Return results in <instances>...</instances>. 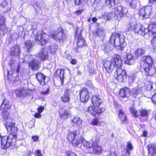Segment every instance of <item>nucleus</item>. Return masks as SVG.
Segmentation results:
<instances>
[{
	"instance_id": "nucleus-20",
	"label": "nucleus",
	"mask_w": 156,
	"mask_h": 156,
	"mask_svg": "<svg viewBox=\"0 0 156 156\" xmlns=\"http://www.w3.org/2000/svg\"><path fill=\"white\" fill-rule=\"evenodd\" d=\"M36 78L41 85H44L46 84V82L45 81L46 78L48 80V78L45 76L42 73L39 72L36 75Z\"/></svg>"
},
{
	"instance_id": "nucleus-19",
	"label": "nucleus",
	"mask_w": 156,
	"mask_h": 156,
	"mask_svg": "<svg viewBox=\"0 0 156 156\" xmlns=\"http://www.w3.org/2000/svg\"><path fill=\"white\" fill-rule=\"evenodd\" d=\"M149 156H153L156 154V144H151L147 146Z\"/></svg>"
},
{
	"instance_id": "nucleus-41",
	"label": "nucleus",
	"mask_w": 156,
	"mask_h": 156,
	"mask_svg": "<svg viewBox=\"0 0 156 156\" xmlns=\"http://www.w3.org/2000/svg\"><path fill=\"white\" fill-rule=\"evenodd\" d=\"M104 34V30L102 29H98L95 32H93V34L98 36H101L103 35Z\"/></svg>"
},
{
	"instance_id": "nucleus-35",
	"label": "nucleus",
	"mask_w": 156,
	"mask_h": 156,
	"mask_svg": "<svg viewBox=\"0 0 156 156\" xmlns=\"http://www.w3.org/2000/svg\"><path fill=\"white\" fill-rule=\"evenodd\" d=\"M34 42L30 40H27L25 42V46L24 48L26 51L29 52L30 49L34 45Z\"/></svg>"
},
{
	"instance_id": "nucleus-58",
	"label": "nucleus",
	"mask_w": 156,
	"mask_h": 156,
	"mask_svg": "<svg viewBox=\"0 0 156 156\" xmlns=\"http://www.w3.org/2000/svg\"><path fill=\"white\" fill-rule=\"evenodd\" d=\"M152 100L154 103H156V93L153 95L152 98Z\"/></svg>"
},
{
	"instance_id": "nucleus-36",
	"label": "nucleus",
	"mask_w": 156,
	"mask_h": 156,
	"mask_svg": "<svg viewBox=\"0 0 156 156\" xmlns=\"http://www.w3.org/2000/svg\"><path fill=\"white\" fill-rule=\"evenodd\" d=\"M115 14L114 13L106 12L102 16V17L106 20H108L114 17L115 19Z\"/></svg>"
},
{
	"instance_id": "nucleus-57",
	"label": "nucleus",
	"mask_w": 156,
	"mask_h": 156,
	"mask_svg": "<svg viewBox=\"0 0 156 156\" xmlns=\"http://www.w3.org/2000/svg\"><path fill=\"white\" fill-rule=\"evenodd\" d=\"M34 117L37 118H40L41 117V113H35L34 115Z\"/></svg>"
},
{
	"instance_id": "nucleus-34",
	"label": "nucleus",
	"mask_w": 156,
	"mask_h": 156,
	"mask_svg": "<svg viewBox=\"0 0 156 156\" xmlns=\"http://www.w3.org/2000/svg\"><path fill=\"white\" fill-rule=\"evenodd\" d=\"M145 52V50L142 48H138L134 51L135 56L137 58L140 56L144 55Z\"/></svg>"
},
{
	"instance_id": "nucleus-44",
	"label": "nucleus",
	"mask_w": 156,
	"mask_h": 156,
	"mask_svg": "<svg viewBox=\"0 0 156 156\" xmlns=\"http://www.w3.org/2000/svg\"><path fill=\"white\" fill-rule=\"evenodd\" d=\"M130 110L131 113L133 115V116L135 117H138L139 116V112H138L133 108H131L130 109Z\"/></svg>"
},
{
	"instance_id": "nucleus-40",
	"label": "nucleus",
	"mask_w": 156,
	"mask_h": 156,
	"mask_svg": "<svg viewBox=\"0 0 156 156\" xmlns=\"http://www.w3.org/2000/svg\"><path fill=\"white\" fill-rule=\"evenodd\" d=\"M64 71L62 69H58L57 70L55 74L57 76H59L60 79H63Z\"/></svg>"
},
{
	"instance_id": "nucleus-56",
	"label": "nucleus",
	"mask_w": 156,
	"mask_h": 156,
	"mask_svg": "<svg viewBox=\"0 0 156 156\" xmlns=\"http://www.w3.org/2000/svg\"><path fill=\"white\" fill-rule=\"evenodd\" d=\"M32 138L34 142L37 141L39 139L38 136L37 135L33 136Z\"/></svg>"
},
{
	"instance_id": "nucleus-14",
	"label": "nucleus",
	"mask_w": 156,
	"mask_h": 156,
	"mask_svg": "<svg viewBox=\"0 0 156 156\" xmlns=\"http://www.w3.org/2000/svg\"><path fill=\"white\" fill-rule=\"evenodd\" d=\"M88 112L93 115L96 117H98L100 114L102 112V109L100 107L90 106L88 107Z\"/></svg>"
},
{
	"instance_id": "nucleus-37",
	"label": "nucleus",
	"mask_w": 156,
	"mask_h": 156,
	"mask_svg": "<svg viewBox=\"0 0 156 156\" xmlns=\"http://www.w3.org/2000/svg\"><path fill=\"white\" fill-rule=\"evenodd\" d=\"M92 144L98 145V144L99 143L100 141V137L99 135L97 134L94 135L92 138Z\"/></svg>"
},
{
	"instance_id": "nucleus-54",
	"label": "nucleus",
	"mask_w": 156,
	"mask_h": 156,
	"mask_svg": "<svg viewBox=\"0 0 156 156\" xmlns=\"http://www.w3.org/2000/svg\"><path fill=\"white\" fill-rule=\"evenodd\" d=\"M5 18L3 17V16H1L0 17V26L5 24Z\"/></svg>"
},
{
	"instance_id": "nucleus-1",
	"label": "nucleus",
	"mask_w": 156,
	"mask_h": 156,
	"mask_svg": "<svg viewBox=\"0 0 156 156\" xmlns=\"http://www.w3.org/2000/svg\"><path fill=\"white\" fill-rule=\"evenodd\" d=\"M7 121L5 124L9 134L8 136L1 137L0 135L1 147L6 149L12 145V143L17 137V132L18 129L15 126V123L12 122V119H7Z\"/></svg>"
},
{
	"instance_id": "nucleus-43",
	"label": "nucleus",
	"mask_w": 156,
	"mask_h": 156,
	"mask_svg": "<svg viewBox=\"0 0 156 156\" xmlns=\"http://www.w3.org/2000/svg\"><path fill=\"white\" fill-rule=\"evenodd\" d=\"M130 5L133 9H136L137 6V1L136 0H130Z\"/></svg>"
},
{
	"instance_id": "nucleus-30",
	"label": "nucleus",
	"mask_w": 156,
	"mask_h": 156,
	"mask_svg": "<svg viewBox=\"0 0 156 156\" xmlns=\"http://www.w3.org/2000/svg\"><path fill=\"white\" fill-rule=\"evenodd\" d=\"M119 117L122 123H124L127 121V117L124 112L121 109L119 111Z\"/></svg>"
},
{
	"instance_id": "nucleus-28",
	"label": "nucleus",
	"mask_w": 156,
	"mask_h": 156,
	"mask_svg": "<svg viewBox=\"0 0 156 156\" xmlns=\"http://www.w3.org/2000/svg\"><path fill=\"white\" fill-rule=\"evenodd\" d=\"M59 115L63 119H66L69 113L67 110H66L64 108H61L59 110Z\"/></svg>"
},
{
	"instance_id": "nucleus-17",
	"label": "nucleus",
	"mask_w": 156,
	"mask_h": 156,
	"mask_svg": "<svg viewBox=\"0 0 156 156\" xmlns=\"http://www.w3.org/2000/svg\"><path fill=\"white\" fill-rule=\"evenodd\" d=\"M36 57L38 58L40 61L47 59L48 57V52L47 49L45 48H42L36 55Z\"/></svg>"
},
{
	"instance_id": "nucleus-49",
	"label": "nucleus",
	"mask_w": 156,
	"mask_h": 156,
	"mask_svg": "<svg viewBox=\"0 0 156 156\" xmlns=\"http://www.w3.org/2000/svg\"><path fill=\"white\" fill-rule=\"evenodd\" d=\"M67 156H77L74 153L71 151H68L66 152Z\"/></svg>"
},
{
	"instance_id": "nucleus-2",
	"label": "nucleus",
	"mask_w": 156,
	"mask_h": 156,
	"mask_svg": "<svg viewBox=\"0 0 156 156\" xmlns=\"http://www.w3.org/2000/svg\"><path fill=\"white\" fill-rule=\"evenodd\" d=\"M80 143H81V147L86 153L99 154L102 152L101 147L98 145H97L87 141L84 139H80Z\"/></svg>"
},
{
	"instance_id": "nucleus-11",
	"label": "nucleus",
	"mask_w": 156,
	"mask_h": 156,
	"mask_svg": "<svg viewBox=\"0 0 156 156\" xmlns=\"http://www.w3.org/2000/svg\"><path fill=\"white\" fill-rule=\"evenodd\" d=\"M132 27L135 32L140 35H144L148 32L147 29L141 26L140 24H136Z\"/></svg>"
},
{
	"instance_id": "nucleus-8",
	"label": "nucleus",
	"mask_w": 156,
	"mask_h": 156,
	"mask_svg": "<svg viewBox=\"0 0 156 156\" xmlns=\"http://www.w3.org/2000/svg\"><path fill=\"white\" fill-rule=\"evenodd\" d=\"M127 13V9L121 5H119L115 8L114 13L115 19H118L125 16Z\"/></svg>"
},
{
	"instance_id": "nucleus-6",
	"label": "nucleus",
	"mask_w": 156,
	"mask_h": 156,
	"mask_svg": "<svg viewBox=\"0 0 156 156\" xmlns=\"http://www.w3.org/2000/svg\"><path fill=\"white\" fill-rule=\"evenodd\" d=\"M9 102L6 98H4L0 107V111L3 118L7 119L9 115L8 110L11 107Z\"/></svg>"
},
{
	"instance_id": "nucleus-23",
	"label": "nucleus",
	"mask_w": 156,
	"mask_h": 156,
	"mask_svg": "<svg viewBox=\"0 0 156 156\" xmlns=\"http://www.w3.org/2000/svg\"><path fill=\"white\" fill-rule=\"evenodd\" d=\"M149 112L145 109H142L139 111V116L142 117L140 120L142 122L146 120L149 115Z\"/></svg>"
},
{
	"instance_id": "nucleus-5",
	"label": "nucleus",
	"mask_w": 156,
	"mask_h": 156,
	"mask_svg": "<svg viewBox=\"0 0 156 156\" xmlns=\"http://www.w3.org/2000/svg\"><path fill=\"white\" fill-rule=\"evenodd\" d=\"M50 36L42 31L37 33L35 37V41L38 44L43 45L48 41Z\"/></svg>"
},
{
	"instance_id": "nucleus-16",
	"label": "nucleus",
	"mask_w": 156,
	"mask_h": 156,
	"mask_svg": "<svg viewBox=\"0 0 156 156\" xmlns=\"http://www.w3.org/2000/svg\"><path fill=\"white\" fill-rule=\"evenodd\" d=\"M152 9L150 6H147L142 8L140 10L139 14L140 15L145 18L149 17Z\"/></svg>"
},
{
	"instance_id": "nucleus-9",
	"label": "nucleus",
	"mask_w": 156,
	"mask_h": 156,
	"mask_svg": "<svg viewBox=\"0 0 156 156\" xmlns=\"http://www.w3.org/2000/svg\"><path fill=\"white\" fill-rule=\"evenodd\" d=\"M114 75L115 77L117 80L121 82L125 81L127 77L126 71L123 70L121 69H117Z\"/></svg>"
},
{
	"instance_id": "nucleus-3",
	"label": "nucleus",
	"mask_w": 156,
	"mask_h": 156,
	"mask_svg": "<svg viewBox=\"0 0 156 156\" xmlns=\"http://www.w3.org/2000/svg\"><path fill=\"white\" fill-rule=\"evenodd\" d=\"M125 41L124 35L115 32L112 34L109 42L112 45H115L116 46H120L122 48H123L126 46V43Z\"/></svg>"
},
{
	"instance_id": "nucleus-32",
	"label": "nucleus",
	"mask_w": 156,
	"mask_h": 156,
	"mask_svg": "<svg viewBox=\"0 0 156 156\" xmlns=\"http://www.w3.org/2000/svg\"><path fill=\"white\" fill-rule=\"evenodd\" d=\"M135 62V59L131 54H128L126 56V63L128 64L131 65L133 64Z\"/></svg>"
},
{
	"instance_id": "nucleus-29",
	"label": "nucleus",
	"mask_w": 156,
	"mask_h": 156,
	"mask_svg": "<svg viewBox=\"0 0 156 156\" xmlns=\"http://www.w3.org/2000/svg\"><path fill=\"white\" fill-rule=\"evenodd\" d=\"M148 32H151L154 35H156V23L150 24L148 26Z\"/></svg>"
},
{
	"instance_id": "nucleus-39",
	"label": "nucleus",
	"mask_w": 156,
	"mask_h": 156,
	"mask_svg": "<svg viewBox=\"0 0 156 156\" xmlns=\"http://www.w3.org/2000/svg\"><path fill=\"white\" fill-rule=\"evenodd\" d=\"M58 46L56 44H53L49 47V51L51 53L54 54L57 51Z\"/></svg>"
},
{
	"instance_id": "nucleus-55",
	"label": "nucleus",
	"mask_w": 156,
	"mask_h": 156,
	"mask_svg": "<svg viewBox=\"0 0 156 156\" xmlns=\"http://www.w3.org/2000/svg\"><path fill=\"white\" fill-rule=\"evenodd\" d=\"M44 107L43 106H41L39 107L37 109L38 112L41 113L44 110Z\"/></svg>"
},
{
	"instance_id": "nucleus-50",
	"label": "nucleus",
	"mask_w": 156,
	"mask_h": 156,
	"mask_svg": "<svg viewBox=\"0 0 156 156\" xmlns=\"http://www.w3.org/2000/svg\"><path fill=\"white\" fill-rule=\"evenodd\" d=\"M35 156H43L41 150H37L35 151Z\"/></svg>"
},
{
	"instance_id": "nucleus-21",
	"label": "nucleus",
	"mask_w": 156,
	"mask_h": 156,
	"mask_svg": "<svg viewBox=\"0 0 156 156\" xmlns=\"http://www.w3.org/2000/svg\"><path fill=\"white\" fill-rule=\"evenodd\" d=\"M40 61L37 58V57H35V59L34 60H33L31 62H29V67L34 70L38 69L39 68Z\"/></svg>"
},
{
	"instance_id": "nucleus-45",
	"label": "nucleus",
	"mask_w": 156,
	"mask_h": 156,
	"mask_svg": "<svg viewBox=\"0 0 156 156\" xmlns=\"http://www.w3.org/2000/svg\"><path fill=\"white\" fill-rule=\"evenodd\" d=\"M127 147V149L126 151V152L129 154V150H132L133 148V147L132 144L129 142H128Z\"/></svg>"
},
{
	"instance_id": "nucleus-26",
	"label": "nucleus",
	"mask_w": 156,
	"mask_h": 156,
	"mask_svg": "<svg viewBox=\"0 0 156 156\" xmlns=\"http://www.w3.org/2000/svg\"><path fill=\"white\" fill-rule=\"evenodd\" d=\"M71 122L72 125L75 126L80 125L82 122V120L79 117L75 116L71 118Z\"/></svg>"
},
{
	"instance_id": "nucleus-7",
	"label": "nucleus",
	"mask_w": 156,
	"mask_h": 156,
	"mask_svg": "<svg viewBox=\"0 0 156 156\" xmlns=\"http://www.w3.org/2000/svg\"><path fill=\"white\" fill-rule=\"evenodd\" d=\"M80 136L77 134L76 132L74 131L73 132L69 133L67 137L69 141L74 146H77L80 142Z\"/></svg>"
},
{
	"instance_id": "nucleus-61",
	"label": "nucleus",
	"mask_w": 156,
	"mask_h": 156,
	"mask_svg": "<svg viewBox=\"0 0 156 156\" xmlns=\"http://www.w3.org/2000/svg\"><path fill=\"white\" fill-rule=\"evenodd\" d=\"M49 91V88H47V90L45 91H43L41 92V94H48Z\"/></svg>"
},
{
	"instance_id": "nucleus-64",
	"label": "nucleus",
	"mask_w": 156,
	"mask_h": 156,
	"mask_svg": "<svg viewBox=\"0 0 156 156\" xmlns=\"http://www.w3.org/2000/svg\"><path fill=\"white\" fill-rule=\"evenodd\" d=\"M97 20V19L96 17H94L92 18V20L94 22H96Z\"/></svg>"
},
{
	"instance_id": "nucleus-63",
	"label": "nucleus",
	"mask_w": 156,
	"mask_h": 156,
	"mask_svg": "<svg viewBox=\"0 0 156 156\" xmlns=\"http://www.w3.org/2000/svg\"><path fill=\"white\" fill-rule=\"evenodd\" d=\"M82 12V10H79L78 11H77L76 12V14H77V15H80L81 14V13Z\"/></svg>"
},
{
	"instance_id": "nucleus-51",
	"label": "nucleus",
	"mask_w": 156,
	"mask_h": 156,
	"mask_svg": "<svg viewBox=\"0 0 156 156\" xmlns=\"http://www.w3.org/2000/svg\"><path fill=\"white\" fill-rule=\"evenodd\" d=\"M142 90L141 88L140 89L136 88L134 89V93L137 94L142 93Z\"/></svg>"
},
{
	"instance_id": "nucleus-53",
	"label": "nucleus",
	"mask_w": 156,
	"mask_h": 156,
	"mask_svg": "<svg viewBox=\"0 0 156 156\" xmlns=\"http://www.w3.org/2000/svg\"><path fill=\"white\" fill-rule=\"evenodd\" d=\"M0 30L3 32L6 30V27L5 24L0 26Z\"/></svg>"
},
{
	"instance_id": "nucleus-4",
	"label": "nucleus",
	"mask_w": 156,
	"mask_h": 156,
	"mask_svg": "<svg viewBox=\"0 0 156 156\" xmlns=\"http://www.w3.org/2000/svg\"><path fill=\"white\" fill-rule=\"evenodd\" d=\"M144 58L145 61L143 65L144 70L147 75L152 76L156 73L155 68L152 66L153 60L150 56H146Z\"/></svg>"
},
{
	"instance_id": "nucleus-18",
	"label": "nucleus",
	"mask_w": 156,
	"mask_h": 156,
	"mask_svg": "<svg viewBox=\"0 0 156 156\" xmlns=\"http://www.w3.org/2000/svg\"><path fill=\"white\" fill-rule=\"evenodd\" d=\"M76 30L75 33V37L77 39V44L78 47H81L84 45L86 44V42L84 39L82 37V30H80V32L78 34V28H77Z\"/></svg>"
},
{
	"instance_id": "nucleus-46",
	"label": "nucleus",
	"mask_w": 156,
	"mask_h": 156,
	"mask_svg": "<svg viewBox=\"0 0 156 156\" xmlns=\"http://www.w3.org/2000/svg\"><path fill=\"white\" fill-rule=\"evenodd\" d=\"M151 44L154 49H156V36L154 35L153 39L151 41Z\"/></svg>"
},
{
	"instance_id": "nucleus-12",
	"label": "nucleus",
	"mask_w": 156,
	"mask_h": 156,
	"mask_svg": "<svg viewBox=\"0 0 156 156\" xmlns=\"http://www.w3.org/2000/svg\"><path fill=\"white\" fill-rule=\"evenodd\" d=\"M102 63L107 73H111L115 68L111 60H104L102 61Z\"/></svg>"
},
{
	"instance_id": "nucleus-42",
	"label": "nucleus",
	"mask_w": 156,
	"mask_h": 156,
	"mask_svg": "<svg viewBox=\"0 0 156 156\" xmlns=\"http://www.w3.org/2000/svg\"><path fill=\"white\" fill-rule=\"evenodd\" d=\"M35 56H33L31 55H28L25 57V59L27 60V62H31L33 60L35 59V58H34Z\"/></svg>"
},
{
	"instance_id": "nucleus-25",
	"label": "nucleus",
	"mask_w": 156,
	"mask_h": 156,
	"mask_svg": "<svg viewBox=\"0 0 156 156\" xmlns=\"http://www.w3.org/2000/svg\"><path fill=\"white\" fill-rule=\"evenodd\" d=\"M102 102V100L97 96H93L92 98V104L94 106L99 107Z\"/></svg>"
},
{
	"instance_id": "nucleus-10",
	"label": "nucleus",
	"mask_w": 156,
	"mask_h": 156,
	"mask_svg": "<svg viewBox=\"0 0 156 156\" xmlns=\"http://www.w3.org/2000/svg\"><path fill=\"white\" fill-rule=\"evenodd\" d=\"M80 100L83 102H86L88 100L90 94L88 90L86 88H83L80 90Z\"/></svg>"
},
{
	"instance_id": "nucleus-13",
	"label": "nucleus",
	"mask_w": 156,
	"mask_h": 156,
	"mask_svg": "<svg viewBox=\"0 0 156 156\" xmlns=\"http://www.w3.org/2000/svg\"><path fill=\"white\" fill-rule=\"evenodd\" d=\"M112 64L114 65V67L116 69H121L122 63V61L119 55H116L111 60Z\"/></svg>"
},
{
	"instance_id": "nucleus-38",
	"label": "nucleus",
	"mask_w": 156,
	"mask_h": 156,
	"mask_svg": "<svg viewBox=\"0 0 156 156\" xmlns=\"http://www.w3.org/2000/svg\"><path fill=\"white\" fill-rule=\"evenodd\" d=\"M110 43L107 44L106 45H105L104 46V48L103 49L104 51L105 52L108 53L111 51L112 48V45L111 44V45Z\"/></svg>"
},
{
	"instance_id": "nucleus-52",
	"label": "nucleus",
	"mask_w": 156,
	"mask_h": 156,
	"mask_svg": "<svg viewBox=\"0 0 156 156\" xmlns=\"http://www.w3.org/2000/svg\"><path fill=\"white\" fill-rule=\"evenodd\" d=\"M84 0H75V3L76 5H80L82 3Z\"/></svg>"
},
{
	"instance_id": "nucleus-48",
	"label": "nucleus",
	"mask_w": 156,
	"mask_h": 156,
	"mask_svg": "<svg viewBox=\"0 0 156 156\" xmlns=\"http://www.w3.org/2000/svg\"><path fill=\"white\" fill-rule=\"evenodd\" d=\"M98 123V120L97 119H94L91 122V124L92 125L97 126Z\"/></svg>"
},
{
	"instance_id": "nucleus-27",
	"label": "nucleus",
	"mask_w": 156,
	"mask_h": 156,
	"mask_svg": "<svg viewBox=\"0 0 156 156\" xmlns=\"http://www.w3.org/2000/svg\"><path fill=\"white\" fill-rule=\"evenodd\" d=\"M130 90L127 88L122 89L120 91L119 95L122 97L128 98L129 96Z\"/></svg>"
},
{
	"instance_id": "nucleus-59",
	"label": "nucleus",
	"mask_w": 156,
	"mask_h": 156,
	"mask_svg": "<svg viewBox=\"0 0 156 156\" xmlns=\"http://www.w3.org/2000/svg\"><path fill=\"white\" fill-rule=\"evenodd\" d=\"M7 5V4L5 1H3L0 4L1 6H2V7H3V8H4V7H5V6Z\"/></svg>"
},
{
	"instance_id": "nucleus-15",
	"label": "nucleus",
	"mask_w": 156,
	"mask_h": 156,
	"mask_svg": "<svg viewBox=\"0 0 156 156\" xmlns=\"http://www.w3.org/2000/svg\"><path fill=\"white\" fill-rule=\"evenodd\" d=\"M51 37L58 41L63 42L66 39L65 34H63L62 31H56L54 34L51 35Z\"/></svg>"
},
{
	"instance_id": "nucleus-60",
	"label": "nucleus",
	"mask_w": 156,
	"mask_h": 156,
	"mask_svg": "<svg viewBox=\"0 0 156 156\" xmlns=\"http://www.w3.org/2000/svg\"><path fill=\"white\" fill-rule=\"evenodd\" d=\"M76 62V61L75 59H72L71 61V63L73 65H75Z\"/></svg>"
},
{
	"instance_id": "nucleus-62",
	"label": "nucleus",
	"mask_w": 156,
	"mask_h": 156,
	"mask_svg": "<svg viewBox=\"0 0 156 156\" xmlns=\"http://www.w3.org/2000/svg\"><path fill=\"white\" fill-rule=\"evenodd\" d=\"M147 134V132L146 131H144L143 132L142 135L144 136H146Z\"/></svg>"
},
{
	"instance_id": "nucleus-24",
	"label": "nucleus",
	"mask_w": 156,
	"mask_h": 156,
	"mask_svg": "<svg viewBox=\"0 0 156 156\" xmlns=\"http://www.w3.org/2000/svg\"><path fill=\"white\" fill-rule=\"evenodd\" d=\"M21 51V48L18 45H15L11 48L10 53L12 55L18 56Z\"/></svg>"
},
{
	"instance_id": "nucleus-47",
	"label": "nucleus",
	"mask_w": 156,
	"mask_h": 156,
	"mask_svg": "<svg viewBox=\"0 0 156 156\" xmlns=\"http://www.w3.org/2000/svg\"><path fill=\"white\" fill-rule=\"evenodd\" d=\"M145 84L146 85L148 84L147 88L148 89H152L153 88V85H155V84H154L152 83L149 81L146 82Z\"/></svg>"
},
{
	"instance_id": "nucleus-33",
	"label": "nucleus",
	"mask_w": 156,
	"mask_h": 156,
	"mask_svg": "<svg viewBox=\"0 0 156 156\" xmlns=\"http://www.w3.org/2000/svg\"><path fill=\"white\" fill-rule=\"evenodd\" d=\"M119 2V0H105V3L108 7L111 8V7L114 6Z\"/></svg>"
},
{
	"instance_id": "nucleus-22",
	"label": "nucleus",
	"mask_w": 156,
	"mask_h": 156,
	"mask_svg": "<svg viewBox=\"0 0 156 156\" xmlns=\"http://www.w3.org/2000/svg\"><path fill=\"white\" fill-rule=\"evenodd\" d=\"M16 95L18 97H21L26 96L28 93V90L23 87H20L16 90Z\"/></svg>"
},
{
	"instance_id": "nucleus-31",
	"label": "nucleus",
	"mask_w": 156,
	"mask_h": 156,
	"mask_svg": "<svg viewBox=\"0 0 156 156\" xmlns=\"http://www.w3.org/2000/svg\"><path fill=\"white\" fill-rule=\"evenodd\" d=\"M61 99L62 101L64 102H67L69 101L70 98L68 90L65 91L64 94L61 96Z\"/></svg>"
}]
</instances>
